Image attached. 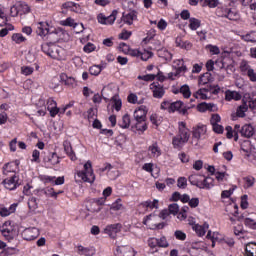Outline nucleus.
<instances>
[{"label": "nucleus", "instance_id": "f257e3e1", "mask_svg": "<svg viewBox=\"0 0 256 256\" xmlns=\"http://www.w3.org/2000/svg\"><path fill=\"white\" fill-rule=\"evenodd\" d=\"M190 137L191 134L189 133L187 124H185V122H179L178 135L173 138L172 144L174 145L175 149H179L189 141Z\"/></svg>", "mask_w": 256, "mask_h": 256}, {"label": "nucleus", "instance_id": "f03ea898", "mask_svg": "<svg viewBox=\"0 0 256 256\" xmlns=\"http://www.w3.org/2000/svg\"><path fill=\"white\" fill-rule=\"evenodd\" d=\"M42 51L52 59H57L58 61H61V59H63V56L61 55L63 49H61V47L57 46L53 42H46L42 44Z\"/></svg>", "mask_w": 256, "mask_h": 256}, {"label": "nucleus", "instance_id": "7ed1b4c3", "mask_svg": "<svg viewBox=\"0 0 256 256\" xmlns=\"http://www.w3.org/2000/svg\"><path fill=\"white\" fill-rule=\"evenodd\" d=\"M77 175L85 183H93V181H95V174H93L91 161H87V163L84 164V171L78 172Z\"/></svg>", "mask_w": 256, "mask_h": 256}, {"label": "nucleus", "instance_id": "20e7f679", "mask_svg": "<svg viewBox=\"0 0 256 256\" xmlns=\"http://www.w3.org/2000/svg\"><path fill=\"white\" fill-rule=\"evenodd\" d=\"M216 14L218 17L229 19V21H237V19H239V14L236 11H233L231 8L227 7L218 8Z\"/></svg>", "mask_w": 256, "mask_h": 256}, {"label": "nucleus", "instance_id": "39448f33", "mask_svg": "<svg viewBox=\"0 0 256 256\" xmlns=\"http://www.w3.org/2000/svg\"><path fill=\"white\" fill-rule=\"evenodd\" d=\"M117 13V10H113L109 16H105L103 13H100L97 16L98 22L101 23V25H113L117 19Z\"/></svg>", "mask_w": 256, "mask_h": 256}, {"label": "nucleus", "instance_id": "423d86ee", "mask_svg": "<svg viewBox=\"0 0 256 256\" xmlns=\"http://www.w3.org/2000/svg\"><path fill=\"white\" fill-rule=\"evenodd\" d=\"M0 231L3 235V237H5V239L7 241H12L15 232L13 231V226L11 225V221H6L1 227H0Z\"/></svg>", "mask_w": 256, "mask_h": 256}, {"label": "nucleus", "instance_id": "0eeeda50", "mask_svg": "<svg viewBox=\"0 0 256 256\" xmlns=\"http://www.w3.org/2000/svg\"><path fill=\"white\" fill-rule=\"evenodd\" d=\"M150 90L152 91L154 99H163V97H165V88L157 82L150 84Z\"/></svg>", "mask_w": 256, "mask_h": 256}, {"label": "nucleus", "instance_id": "6e6552de", "mask_svg": "<svg viewBox=\"0 0 256 256\" xmlns=\"http://www.w3.org/2000/svg\"><path fill=\"white\" fill-rule=\"evenodd\" d=\"M3 185L5 189H8V191H14V189L19 187V178L13 174L9 178L3 180Z\"/></svg>", "mask_w": 256, "mask_h": 256}, {"label": "nucleus", "instance_id": "1a4fd4ad", "mask_svg": "<svg viewBox=\"0 0 256 256\" xmlns=\"http://www.w3.org/2000/svg\"><path fill=\"white\" fill-rule=\"evenodd\" d=\"M39 235H40L39 229L35 227L26 228L22 233V237L26 241H34V239H37Z\"/></svg>", "mask_w": 256, "mask_h": 256}, {"label": "nucleus", "instance_id": "9d476101", "mask_svg": "<svg viewBox=\"0 0 256 256\" xmlns=\"http://www.w3.org/2000/svg\"><path fill=\"white\" fill-rule=\"evenodd\" d=\"M43 161L44 163H50V165H59L61 158L55 152H45Z\"/></svg>", "mask_w": 256, "mask_h": 256}, {"label": "nucleus", "instance_id": "9b49d317", "mask_svg": "<svg viewBox=\"0 0 256 256\" xmlns=\"http://www.w3.org/2000/svg\"><path fill=\"white\" fill-rule=\"evenodd\" d=\"M121 227L122 225L119 223L110 224L106 226V228L104 229V233H106V235H109L111 239H115L117 237V233L121 231Z\"/></svg>", "mask_w": 256, "mask_h": 256}, {"label": "nucleus", "instance_id": "f8f14e48", "mask_svg": "<svg viewBox=\"0 0 256 256\" xmlns=\"http://www.w3.org/2000/svg\"><path fill=\"white\" fill-rule=\"evenodd\" d=\"M10 11H15L16 15L19 13V11L21 13L27 14V13H31V7H29V4H26L23 1L18 2L17 6H12L10 8Z\"/></svg>", "mask_w": 256, "mask_h": 256}, {"label": "nucleus", "instance_id": "ddd939ff", "mask_svg": "<svg viewBox=\"0 0 256 256\" xmlns=\"http://www.w3.org/2000/svg\"><path fill=\"white\" fill-rule=\"evenodd\" d=\"M183 107V103L181 101L171 102L170 103V113H175V111H179L181 115H187V111L189 107Z\"/></svg>", "mask_w": 256, "mask_h": 256}, {"label": "nucleus", "instance_id": "4468645a", "mask_svg": "<svg viewBox=\"0 0 256 256\" xmlns=\"http://www.w3.org/2000/svg\"><path fill=\"white\" fill-rule=\"evenodd\" d=\"M60 80L62 83H64V85H66V87H69L70 89H75V87H77V80L71 76H67L65 73L60 75Z\"/></svg>", "mask_w": 256, "mask_h": 256}, {"label": "nucleus", "instance_id": "2eb2a0df", "mask_svg": "<svg viewBox=\"0 0 256 256\" xmlns=\"http://www.w3.org/2000/svg\"><path fill=\"white\" fill-rule=\"evenodd\" d=\"M122 21L126 23V25H133V22L137 21V11L132 10L127 14L123 13Z\"/></svg>", "mask_w": 256, "mask_h": 256}, {"label": "nucleus", "instance_id": "dca6fc26", "mask_svg": "<svg viewBox=\"0 0 256 256\" xmlns=\"http://www.w3.org/2000/svg\"><path fill=\"white\" fill-rule=\"evenodd\" d=\"M207 129L205 126H197L193 128L192 137L197 145V142L201 139V135H205Z\"/></svg>", "mask_w": 256, "mask_h": 256}, {"label": "nucleus", "instance_id": "f3484780", "mask_svg": "<svg viewBox=\"0 0 256 256\" xmlns=\"http://www.w3.org/2000/svg\"><path fill=\"white\" fill-rule=\"evenodd\" d=\"M135 121H147V110L145 106H141L134 112Z\"/></svg>", "mask_w": 256, "mask_h": 256}, {"label": "nucleus", "instance_id": "a211bd4d", "mask_svg": "<svg viewBox=\"0 0 256 256\" xmlns=\"http://www.w3.org/2000/svg\"><path fill=\"white\" fill-rule=\"evenodd\" d=\"M37 34L40 35V37L49 35V24L45 22L38 23Z\"/></svg>", "mask_w": 256, "mask_h": 256}, {"label": "nucleus", "instance_id": "6ab92c4d", "mask_svg": "<svg viewBox=\"0 0 256 256\" xmlns=\"http://www.w3.org/2000/svg\"><path fill=\"white\" fill-rule=\"evenodd\" d=\"M240 134L242 135V137H253V135L255 134V130L253 129V126L246 124L241 128Z\"/></svg>", "mask_w": 256, "mask_h": 256}, {"label": "nucleus", "instance_id": "aec40b11", "mask_svg": "<svg viewBox=\"0 0 256 256\" xmlns=\"http://www.w3.org/2000/svg\"><path fill=\"white\" fill-rule=\"evenodd\" d=\"M197 109L200 113H205V111H215V104L202 102L197 105Z\"/></svg>", "mask_w": 256, "mask_h": 256}, {"label": "nucleus", "instance_id": "412c9836", "mask_svg": "<svg viewBox=\"0 0 256 256\" xmlns=\"http://www.w3.org/2000/svg\"><path fill=\"white\" fill-rule=\"evenodd\" d=\"M188 181L191 183V185H195L199 189H201V183L203 181V176L199 174H193L189 176Z\"/></svg>", "mask_w": 256, "mask_h": 256}, {"label": "nucleus", "instance_id": "4be33fe9", "mask_svg": "<svg viewBox=\"0 0 256 256\" xmlns=\"http://www.w3.org/2000/svg\"><path fill=\"white\" fill-rule=\"evenodd\" d=\"M64 151L70 157L71 161H77V156H75V152H73V148L71 147V143L64 142L63 144Z\"/></svg>", "mask_w": 256, "mask_h": 256}, {"label": "nucleus", "instance_id": "5701e85b", "mask_svg": "<svg viewBox=\"0 0 256 256\" xmlns=\"http://www.w3.org/2000/svg\"><path fill=\"white\" fill-rule=\"evenodd\" d=\"M225 99L226 101H232V99H234V101H240L241 95L237 91L227 90L225 92Z\"/></svg>", "mask_w": 256, "mask_h": 256}, {"label": "nucleus", "instance_id": "b1692460", "mask_svg": "<svg viewBox=\"0 0 256 256\" xmlns=\"http://www.w3.org/2000/svg\"><path fill=\"white\" fill-rule=\"evenodd\" d=\"M207 229H209V224H204L203 226H201L199 224H195L193 226V230L196 231V233L199 237H203V235H205V233H207Z\"/></svg>", "mask_w": 256, "mask_h": 256}, {"label": "nucleus", "instance_id": "393cba45", "mask_svg": "<svg viewBox=\"0 0 256 256\" xmlns=\"http://www.w3.org/2000/svg\"><path fill=\"white\" fill-rule=\"evenodd\" d=\"M215 180L212 177L202 178L200 189H211Z\"/></svg>", "mask_w": 256, "mask_h": 256}, {"label": "nucleus", "instance_id": "a878e982", "mask_svg": "<svg viewBox=\"0 0 256 256\" xmlns=\"http://www.w3.org/2000/svg\"><path fill=\"white\" fill-rule=\"evenodd\" d=\"M241 151L246 153L247 157L251 155V152L253 151V147L251 146V141L245 140L241 144Z\"/></svg>", "mask_w": 256, "mask_h": 256}, {"label": "nucleus", "instance_id": "bb28decb", "mask_svg": "<svg viewBox=\"0 0 256 256\" xmlns=\"http://www.w3.org/2000/svg\"><path fill=\"white\" fill-rule=\"evenodd\" d=\"M159 238H149L148 239V247L152 249L153 253H157L159 250Z\"/></svg>", "mask_w": 256, "mask_h": 256}, {"label": "nucleus", "instance_id": "cd10ccee", "mask_svg": "<svg viewBox=\"0 0 256 256\" xmlns=\"http://www.w3.org/2000/svg\"><path fill=\"white\" fill-rule=\"evenodd\" d=\"M78 254L85 255V256H93L95 255V250L93 248L78 246Z\"/></svg>", "mask_w": 256, "mask_h": 256}, {"label": "nucleus", "instance_id": "c85d7f7f", "mask_svg": "<svg viewBox=\"0 0 256 256\" xmlns=\"http://www.w3.org/2000/svg\"><path fill=\"white\" fill-rule=\"evenodd\" d=\"M148 151L151 153V157H159L161 155V149H159V145L157 142L153 143L149 146Z\"/></svg>", "mask_w": 256, "mask_h": 256}, {"label": "nucleus", "instance_id": "c756f323", "mask_svg": "<svg viewBox=\"0 0 256 256\" xmlns=\"http://www.w3.org/2000/svg\"><path fill=\"white\" fill-rule=\"evenodd\" d=\"M249 110V105H247V102H243L236 111L237 117H245V113Z\"/></svg>", "mask_w": 256, "mask_h": 256}, {"label": "nucleus", "instance_id": "7c9ffc66", "mask_svg": "<svg viewBox=\"0 0 256 256\" xmlns=\"http://www.w3.org/2000/svg\"><path fill=\"white\" fill-rule=\"evenodd\" d=\"M158 57L165 59V61H171L173 59V54L167 49H160L158 50Z\"/></svg>", "mask_w": 256, "mask_h": 256}, {"label": "nucleus", "instance_id": "2f4dec72", "mask_svg": "<svg viewBox=\"0 0 256 256\" xmlns=\"http://www.w3.org/2000/svg\"><path fill=\"white\" fill-rule=\"evenodd\" d=\"M130 125H131V118L129 117V114H125L122 117V121L119 123V126L122 129H129Z\"/></svg>", "mask_w": 256, "mask_h": 256}, {"label": "nucleus", "instance_id": "473e14b6", "mask_svg": "<svg viewBox=\"0 0 256 256\" xmlns=\"http://www.w3.org/2000/svg\"><path fill=\"white\" fill-rule=\"evenodd\" d=\"M189 23V27L192 31H197V29L201 27V21L197 18H190Z\"/></svg>", "mask_w": 256, "mask_h": 256}, {"label": "nucleus", "instance_id": "72a5a7b5", "mask_svg": "<svg viewBox=\"0 0 256 256\" xmlns=\"http://www.w3.org/2000/svg\"><path fill=\"white\" fill-rule=\"evenodd\" d=\"M28 208L30 209V211H32V213H34V211H37V198L32 197L28 200Z\"/></svg>", "mask_w": 256, "mask_h": 256}, {"label": "nucleus", "instance_id": "f704fd0d", "mask_svg": "<svg viewBox=\"0 0 256 256\" xmlns=\"http://www.w3.org/2000/svg\"><path fill=\"white\" fill-rule=\"evenodd\" d=\"M180 93H182V95H183V97H185V99H189V97H191V89L189 88L188 85L181 86Z\"/></svg>", "mask_w": 256, "mask_h": 256}, {"label": "nucleus", "instance_id": "c9c22d12", "mask_svg": "<svg viewBox=\"0 0 256 256\" xmlns=\"http://www.w3.org/2000/svg\"><path fill=\"white\" fill-rule=\"evenodd\" d=\"M205 90L206 93H212L213 95H217L219 93V91H221V88H219V86L213 87L210 85H207L206 87L202 88Z\"/></svg>", "mask_w": 256, "mask_h": 256}, {"label": "nucleus", "instance_id": "e433bc0d", "mask_svg": "<svg viewBox=\"0 0 256 256\" xmlns=\"http://www.w3.org/2000/svg\"><path fill=\"white\" fill-rule=\"evenodd\" d=\"M135 127H136L137 131H141V133H144V131H147V122L136 121Z\"/></svg>", "mask_w": 256, "mask_h": 256}, {"label": "nucleus", "instance_id": "4c0bfd02", "mask_svg": "<svg viewBox=\"0 0 256 256\" xmlns=\"http://www.w3.org/2000/svg\"><path fill=\"white\" fill-rule=\"evenodd\" d=\"M155 77H157V75H154V74H146V75H139L137 77V79H139V81H146V82H149V81H155Z\"/></svg>", "mask_w": 256, "mask_h": 256}, {"label": "nucleus", "instance_id": "58836bf2", "mask_svg": "<svg viewBox=\"0 0 256 256\" xmlns=\"http://www.w3.org/2000/svg\"><path fill=\"white\" fill-rule=\"evenodd\" d=\"M145 207H148L149 209H159V200L154 199L152 202L151 201H146L144 203Z\"/></svg>", "mask_w": 256, "mask_h": 256}, {"label": "nucleus", "instance_id": "ea45409f", "mask_svg": "<svg viewBox=\"0 0 256 256\" xmlns=\"http://www.w3.org/2000/svg\"><path fill=\"white\" fill-rule=\"evenodd\" d=\"M112 101L114 103L113 107L116 109V111H121L122 102L121 99H119V96H113Z\"/></svg>", "mask_w": 256, "mask_h": 256}, {"label": "nucleus", "instance_id": "a19ab883", "mask_svg": "<svg viewBox=\"0 0 256 256\" xmlns=\"http://www.w3.org/2000/svg\"><path fill=\"white\" fill-rule=\"evenodd\" d=\"M168 212H170V215H177L179 213V204L173 203L168 206Z\"/></svg>", "mask_w": 256, "mask_h": 256}, {"label": "nucleus", "instance_id": "79ce46f5", "mask_svg": "<svg viewBox=\"0 0 256 256\" xmlns=\"http://www.w3.org/2000/svg\"><path fill=\"white\" fill-rule=\"evenodd\" d=\"M194 97L196 99H208L207 92L203 88H200L198 91H196V93H194Z\"/></svg>", "mask_w": 256, "mask_h": 256}, {"label": "nucleus", "instance_id": "37998d69", "mask_svg": "<svg viewBox=\"0 0 256 256\" xmlns=\"http://www.w3.org/2000/svg\"><path fill=\"white\" fill-rule=\"evenodd\" d=\"M167 248L169 247V242L167 241V237L161 236L158 238V248Z\"/></svg>", "mask_w": 256, "mask_h": 256}, {"label": "nucleus", "instance_id": "c03bdc74", "mask_svg": "<svg viewBox=\"0 0 256 256\" xmlns=\"http://www.w3.org/2000/svg\"><path fill=\"white\" fill-rule=\"evenodd\" d=\"M174 236L176 239H178V241H185L187 239V234L181 230H176L174 232Z\"/></svg>", "mask_w": 256, "mask_h": 256}, {"label": "nucleus", "instance_id": "a18cd8bd", "mask_svg": "<svg viewBox=\"0 0 256 256\" xmlns=\"http://www.w3.org/2000/svg\"><path fill=\"white\" fill-rule=\"evenodd\" d=\"M142 61H149L151 57H153V52L145 50L144 52H140V56Z\"/></svg>", "mask_w": 256, "mask_h": 256}, {"label": "nucleus", "instance_id": "49530a36", "mask_svg": "<svg viewBox=\"0 0 256 256\" xmlns=\"http://www.w3.org/2000/svg\"><path fill=\"white\" fill-rule=\"evenodd\" d=\"M101 209H102V207L95 204V202H92L90 204V206L87 208V211H89L90 213H99V211H101Z\"/></svg>", "mask_w": 256, "mask_h": 256}, {"label": "nucleus", "instance_id": "de8ad7c7", "mask_svg": "<svg viewBox=\"0 0 256 256\" xmlns=\"http://www.w3.org/2000/svg\"><path fill=\"white\" fill-rule=\"evenodd\" d=\"M112 211H121L123 209V204H121V199H117L110 207Z\"/></svg>", "mask_w": 256, "mask_h": 256}, {"label": "nucleus", "instance_id": "09e8293b", "mask_svg": "<svg viewBox=\"0 0 256 256\" xmlns=\"http://www.w3.org/2000/svg\"><path fill=\"white\" fill-rule=\"evenodd\" d=\"M177 187H179V189H186L187 188V178H185V177L178 178Z\"/></svg>", "mask_w": 256, "mask_h": 256}, {"label": "nucleus", "instance_id": "8fccbe9b", "mask_svg": "<svg viewBox=\"0 0 256 256\" xmlns=\"http://www.w3.org/2000/svg\"><path fill=\"white\" fill-rule=\"evenodd\" d=\"M89 73L90 75H99V73H101V66L99 65H93L89 68Z\"/></svg>", "mask_w": 256, "mask_h": 256}, {"label": "nucleus", "instance_id": "3c124183", "mask_svg": "<svg viewBox=\"0 0 256 256\" xmlns=\"http://www.w3.org/2000/svg\"><path fill=\"white\" fill-rule=\"evenodd\" d=\"M12 41L15 43H23V41H25V37H23V34L21 33H16L12 35Z\"/></svg>", "mask_w": 256, "mask_h": 256}, {"label": "nucleus", "instance_id": "603ef678", "mask_svg": "<svg viewBox=\"0 0 256 256\" xmlns=\"http://www.w3.org/2000/svg\"><path fill=\"white\" fill-rule=\"evenodd\" d=\"M160 109L168 111V113H171V102L164 100L160 105Z\"/></svg>", "mask_w": 256, "mask_h": 256}, {"label": "nucleus", "instance_id": "864d4df0", "mask_svg": "<svg viewBox=\"0 0 256 256\" xmlns=\"http://www.w3.org/2000/svg\"><path fill=\"white\" fill-rule=\"evenodd\" d=\"M247 76L249 77L250 81H252V83H256V73L254 69L248 68Z\"/></svg>", "mask_w": 256, "mask_h": 256}, {"label": "nucleus", "instance_id": "5fc2aeb1", "mask_svg": "<svg viewBox=\"0 0 256 256\" xmlns=\"http://www.w3.org/2000/svg\"><path fill=\"white\" fill-rule=\"evenodd\" d=\"M211 125H219L221 123V116L219 114H213L210 119Z\"/></svg>", "mask_w": 256, "mask_h": 256}, {"label": "nucleus", "instance_id": "6e6d98bb", "mask_svg": "<svg viewBox=\"0 0 256 256\" xmlns=\"http://www.w3.org/2000/svg\"><path fill=\"white\" fill-rule=\"evenodd\" d=\"M244 224L246 225V227H250L251 229H256V222L251 218H245Z\"/></svg>", "mask_w": 256, "mask_h": 256}, {"label": "nucleus", "instance_id": "4d7b16f0", "mask_svg": "<svg viewBox=\"0 0 256 256\" xmlns=\"http://www.w3.org/2000/svg\"><path fill=\"white\" fill-rule=\"evenodd\" d=\"M247 231L243 229V226H237L234 228L235 235H243L242 238L244 239Z\"/></svg>", "mask_w": 256, "mask_h": 256}, {"label": "nucleus", "instance_id": "13d9d810", "mask_svg": "<svg viewBox=\"0 0 256 256\" xmlns=\"http://www.w3.org/2000/svg\"><path fill=\"white\" fill-rule=\"evenodd\" d=\"M205 5L210 7V9H215L219 5V0H204Z\"/></svg>", "mask_w": 256, "mask_h": 256}, {"label": "nucleus", "instance_id": "bf43d9fd", "mask_svg": "<svg viewBox=\"0 0 256 256\" xmlns=\"http://www.w3.org/2000/svg\"><path fill=\"white\" fill-rule=\"evenodd\" d=\"M117 251H120V253H122L123 256H130L129 253H131V248L121 246L117 248Z\"/></svg>", "mask_w": 256, "mask_h": 256}, {"label": "nucleus", "instance_id": "052dcab7", "mask_svg": "<svg viewBox=\"0 0 256 256\" xmlns=\"http://www.w3.org/2000/svg\"><path fill=\"white\" fill-rule=\"evenodd\" d=\"M242 39L244 41H247L248 43H256V39L255 36H253V34H246L242 36Z\"/></svg>", "mask_w": 256, "mask_h": 256}, {"label": "nucleus", "instance_id": "680f3d73", "mask_svg": "<svg viewBox=\"0 0 256 256\" xmlns=\"http://www.w3.org/2000/svg\"><path fill=\"white\" fill-rule=\"evenodd\" d=\"M188 205L192 208L195 209V207H199V198H192L189 200Z\"/></svg>", "mask_w": 256, "mask_h": 256}, {"label": "nucleus", "instance_id": "e2e57ef3", "mask_svg": "<svg viewBox=\"0 0 256 256\" xmlns=\"http://www.w3.org/2000/svg\"><path fill=\"white\" fill-rule=\"evenodd\" d=\"M119 48L122 51V53H125L126 55H129V51H131V48L129 47V45L125 43H121L119 45Z\"/></svg>", "mask_w": 256, "mask_h": 256}, {"label": "nucleus", "instance_id": "0e129e2a", "mask_svg": "<svg viewBox=\"0 0 256 256\" xmlns=\"http://www.w3.org/2000/svg\"><path fill=\"white\" fill-rule=\"evenodd\" d=\"M129 37H131V32L127 30H123L122 33L119 34V39H123L124 41L129 39Z\"/></svg>", "mask_w": 256, "mask_h": 256}, {"label": "nucleus", "instance_id": "69168bd1", "mask_svg": "<svg viewBox=\"0 0 256 256\" xmlns=\"http://www.w3.org/2000/svg\"><path fill=\"white\" fill-rule=\"evenodd\" d=\"M246 254H247V256H256L255 246H254V248L251 249V245H247L246 246Z\"/></svg>", "mask_w": 256, "mask_h": 256}, {"label": "nucleus", "instance_id": "338daca9", "mask_svg": "<svg viewBox=\"0 0 256 256\" xmlns=\"http://www.w3.org/2000/svg\"><path fill=\"white\" fill-rule=\"evenodd\" d=\"M21 71H22L23 75H31L33 73V68L29 67V66H23L21 68Z\"/></svg>", "mask_w": 256, "mask_h": 256}, {"label": "nucleus", "instance_id": "774afa93", "mask_svg": "<svg viewBox=\"0 0 256 256\" xmlns=\"http://www.w3.org/2000/svg\"><path fill=\"white\" fill-rule=\"evenodd\" d=\"M84 51L85 53H93V51H95V45L88 43L84 46Z\"/></svg>", "mask_w": 256, "mask_h": 256}]
</instances>
